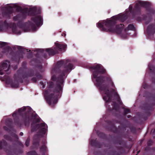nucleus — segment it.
Wrapping results in <instances>:
<instances>
[{"instance_id": "f257e3e1", "label": "nucleus", "mask_w": 155, "mask_h": 155, "mask_svg": "<svg viewBox=\"0 0 155 155\" xmlns=\"http://www.w3.org/2000/svg\"><path fill=\"white\" fill-rule=\"evenodd\" d=\"M68 60L61 61L58 62L52 69L51 79L56 81L57 85L54 87V83L51 82L48 83V89L44 92L46 99L50 105L53 106L56 103L62 92L64 79L65 74L73 69V65L71 63L67 64Z\"/></svg>"}, {"instance_id": "f03ea898", "label": "nucleus", "mask_w": 155, "mask_h": 155, "mask_svg": "<svg viewBox=\"0 0 155 155\" xmlns=\"http://www.w3.org/2000/svg\"><path fill=\"white\" fill-rule=\"evenodd\" d=\"M93 72V77L95 79V85L101 92L104 93V99L109 102L111 100V94H113L117 99H120L119 96L116 91V89L109 77L106 78L102 74L105 73L106 70L101 65L97 64L91 67Z\"/></svg>"}, {"instance_id": "7ed1b4c3", "label": "nucleus", "mask_w": 155, "mask_h": 155, "mask_svg": "<svg viewBox=\"0 0 155 155\" xmlns=\"http://www.w3.org/2000/svg\"><path fill=\"white\" fill-rule=\"evenodd\" d=\"M113 19L104 21L102 23L97 24V27L101 28L103 31L109 32L111 33H115L119 35L123 38H126L129 35L127 32V30H133L134 29V25L132 24L129 25L126 28L123 29L124 25L121 24L120 25H115L116 20H121L124 21L127 18L124 15H119L114 16Z\"/></svg>"}, {"instance_id": "20e7f679", "label": "nucleus", "mask_w": 155, "mask_h": 155, "mask_svg": "<svg viewBox=\"0 0 155 155\" xmlns=\"http://www.w3.org/2000/svg\"><path fill=\"white\" fill-rule=\"evenodd\" d=\"M42 18L40 15L32 17L29 22V27L32 31H35L38 27L42 25Z\"/></svg>"}, {"instance_id": "39448f33", "label": "nucleus", "mask_w": 155, "mask_h": 155, "mask_svg": "<svg viewBox=\"0 0 155 155\" xmlns=\"http://www.w3.org/2000/svg\"><path fill=\"white\" fill-rule=\"evenodd\" d=\"M55 47L54 49L51 48L47 49L46 51L47 52L49 55H53L57 53L58 51L61 50H64L67 47L66 45L61 44L59 43H55Z\"/></svg>"}, {"instance_id": "423d86ee", "label": "nucleus", "mask_w": 155, "mask_h": 155, "mask_svg": "<svg viewBox=\"0 0 155 155\" xmlns=\"http://www.w3.org/2000/svg\"><path fill=\"white\" fill-rule=\"evenodd\" d=\"M10 63L9 61H5L1 63L0 67V74L2 75L4 74L3 71L7 72L9 69Z\"/></svg>"}, {"instance_id": "0eeeda50", "label": "nucleus", "mask_w": 155, "mask_h": 155, "mask_svg": "<svg viewBox=\"0 0 155 155\" xmlns=\"http://www.w3.org/2000/svg\"><path fill=\"white\" fill-rule=\"evenodd\" d=\"M4 11L2 12V15L3 17L10 18V15L13 13V8L11 6L5 7L2 8Z\"/></svg>"}, {"instance_id": "6e6552de", "label": "nucleus", "mask_w": 155, "mask_h": 155, "mask_svg": "<svg viewBox=\"0 0 155 155\" xmlns=\"http://www.w3.org/2000/svg\"><path fill=\"white\" fill-rule=\"evenodd\" d=\"M148 5L147 2L144 1H138L136 3L135 6V11L137 12L140 10V7H145Z\"/></svg>"}, {"instance_id": "1a4fd4ad", "label": "nucleus", "mask_w": 155, "mask_h": 155, "mask_svg": "<svg viewBox=\"0 0 155 155\" xmlns=\"http://www.w3.org/2000/svg\"><path fill=\"white\" fill-rule=\"evenodd\" d=\"M37 128L41 130V132L43 134H45L47 131V126L44 123H42L37 125Z\"/></svg>"}, {"instance_id": "9d476101", "label": "nucleus", "mask_w": 155, "mask_h": 155, "mask_svg": "<svg viewBox=\"0 0 155 155\" xmlns=\"http://www.w3.org/2000/svg\"><path fill=\"white\" fill-rule=\"evenodd\" d=\"M11 81L9 77H8L6 79V83L8 84H10L12 87L13 88H17L18 87L19 84L17 82H12L10 83Z\"/></svg>"}, {"instance_id": "9b49d317", "label": "nucleus", "mask_w": 155, "mask_h": 155, "mask_svg": "<svg viewBox=\"0 0 155 155\" xmlns=\"http://www.w3.org/2000/svg\"><path fill=\"white\" fill-rule=\"evenodd\" d=\"M24 123L26 126L28 125L31 121V117L28 115L25 114L23 116Z\"/></svg>"}, {"instance_id": "f8f14e48", "label": "nucleus", "mask_w": 155, "mask_h": 155, "mask_svg": "<svg viewBox=\"0 0 155 155\" xmlns=\"http://www.w3.org/2000/svg\"><path fill=\"white\" fill-rule=\"evenodd\" d=\"M23 17L22 14L21 13L20 14H18L17 15L15 16L13 18V20L15 21H18L22 19Z\"/></svg>"}, {"instance_id": "ddd939ff", "label": "nucleus", "mask_w": 155, "mask_h": 155, "mask_svg": "<svg viewBox=\"0 0 155 155\" xmlns=\"http://www.w3.org/2000/svg\"><path fill=\"white\" fill-rule=\"evenodd\" d=\"M7 143L4 140H2L0 142V149H2L4 146H5L7 145Z\"/></svg>"}, {"instance_id": "4468645a", "label": "nucleus", "mask_w": 155, "mask_h": 155, "mask_svg": "<svg viewBox=\"0 0 155 155\" xmlns=\"http://www.w3.org/2000/svg\"><path fill=\"white\" fill-rule=\"evenodd\" d=\"M26 109V107H23L20 108L18 110V113L19 114L24 113Z\"/></svg>"}, {"instance_id": "2eb2a0df", "label": "nucleus", "mask_w": 155, "mask_h": 155, "mask_svg": "<svg viewBox=\"0 0 155 155\" xmlns=\"http://www.w3.org/2000/svg\"><path fill=\"white\" fill-rule=\"evenodd\" d=\"M46 147L45 145H43L41 147L40 150L42 151H44L46 150Z\"/></svg>"}, {"instance_id": "dca6fc26", "label": "nucleus", "mask_w": 155, "mask_h": 155, "mask_svg": "<svg viewBox=\"0 0 155 155\" xmlns=\"http://www.w3.org/2000/svg\"><path fill=\"white\" fill-rule=\"evenodd\" d=\"M35 152L34 151H30L29 152L27 155H35Z\"/></svg>"}, {"instance_id": "f3484780", "label": "nucleus", "mask_w": 155, "mask_h": 155, "mask_svg": "<svg viewBox=\"0 0 155 155\" xmlns=\"http://www.w3.org/2000/svg\"><path fill=\"white\" fill-rule=\"evenodd\" d=\"M30 140V139L29 138H28L26 141L25 144L27 147L29 145Z\"/></svg>"}, {"instance_id": "a211bd4d", "label": "nucleus", "mask_w": 155, "mask_h": 155, "mask_svg": "<svg viewBox=\"0 0 155 155\" xmlns=\"http://www.w3.org/2000/svg\"><path fill=\"white\" fill-rule=\"evenodd\" d=\"M130 110L128 108H125L124 109V113L125 114H126L127 113L130 112Z\"/></svg>"}, {"instance_id": "6ab92c4d", "label": "nucleus", "mask_w": 155, "mask_h": 155, "mask_svg": "<svg viewBox=\"0 0 155 155\" xmlns=\"http://www.w3.org/2000/svg\"><path fill=\"white\" fill-rule=\"evenodd\" d=\"M12 30L13 32H15L16 34H17V35H19L21 33V32L20 31H19L18 32H17L16 31H15V29H14L13 28H12Z\"/></svg>"}, {"instance_id": "aec40b11", "label": "nucleus", "mask_w": 155, "mask_h": 155, "mask_svg": "<svg viewBox=\"0 0 155 155\" xmlns=\"http://www.w3.org/2000/svg\"><path fill=\"white\" fill-rule=\"evenodd\" d=\"M13 137L14 138V140H17L18 139V137L17 135L16 134H14L13 136Z\"/></svg>"}, {"instance_id": "412c9836", "label": "nucleus", "mask_w": 155, "mask_h": 155, "mask_svg": "<svg viewBox=\"0 0 155 155\" xmlns=\"http://www.w3.org/2000/svg\"><path fill=\"white\" fill-rule=\"evenodd\" d=\"M40 84L42 86V88H44L45 87V85L43 82H40Z\"/></svg>"}, {"instance_id": "4be33fe9", "label": "nucleus", "mask_w": 155, "mask_h": 155, "mask_svg": "<svg viewBox=\"0 0 155 155\" xmlns=\"http://www.w3.org/2000/svg\"><path fill=\"white\" fill-rule=\"evenodd\" d=\"M132 8H133L132 6L131 5H130L129 7V10L130 12H131L132 11Z\"/></svg>"}, {"instance_id": "5701e85b", "label": "nucleus", "mask_w": 155, "mask_h": 155, "mask_svg": "<svg viewBox=\"0 0 155 155\" xmlns=\"http://www.w3.org/2000/svg\"><path fill=\"white\" fill-rule=\"evenodd\" d=\"M153 143V141L151 140H150L148 141V145L149 146L151 144Z\"/></svg>"}, {"instance_id": "b1692460", "label": "nucleus", "mask_w": 155, "mask_h": 155, "mask_svg": "<svg viewBox=\"0 0 155 155\" xmlns=\"http://www.w3.org/2000/svg\"><path fill=\"white\" fill-rule=\"evenodd\" d=\"M17 114V113L15 112L13 113L12 116L13 117H15Z\"/></svg>"}, {"instance_id": "393cba45", "label": "nucleus", "mask_w": 155, "mask_h": 155, "mask_svg": "<svg viewBox=\"0 0 155 155\" xmlns=\"http://www.w3.org/2000/svg\"><path fill=\"white\" fill-rule=\"evenodd\" d=\"M32 80L33 82H35L37 81V78H33L32 79Z\"/></svg>"}, {"instance_id": "a878e982", "label": "nucleus", "mask_w": 155, "mask_h": 155, "mask_svg": "<svg viewBox=\"0 0 155 155\" xmlns=\"http://www.w3.org/2000/svg\"><path fill=\"white\" fill-rule=\"evenodd\" d=\"M90 143L92 144V145H93V143H94V141L93 140H91V139H90Z\"/></svg>"}, {"instance_id": "bb28decb", "label": "nucleus", "mask_w": 155, "mask_h": 155, "mask_svg": "<svg viewBox=\"0 0 155 155\" xmlns=\"http://www.w3.org/2000/svg\"><path fill=\"white\" fill-rule=\"evenodd\" d=\"M6 21H4V25H6V26L8 25V26H9V25H8V24H7H7H6Z\"/></svg>"}, {"instance_id": "cd10ccee", "label": "nucleus", "mask_w": 155, "mask_h": 155, "mask_svg": "<svg viewBox=\"0 0 155 155\" xmlns=\"http://www.w3.org/2000/svg\"><path fill=\"white\" fill-rule=\"evenodd\" d=\"M18 49H20L21 50V51H22L23 50V48H22L21 47L18 46Z\"/></svg>"}, {"instance_id": "c85d7f7f", "label": "nucleus", "mask_w": 155, "mask_h": 155, "mask_svg": "<svg viewBox=\"0 0 155 155\" xmlns=\"http://www.w3.org/2000/svg\"><path fill=\"white\" fill-rule=\"evenodd\" d=\"M23 134L22 132H20V136H22L23 135Z\"/></svg>"}, {"instance_id": "c756f323", "label": "nucleus", "mask_w": 155, "mask_h": 155, "mask_svg": "<svg viewBox=\"0 0 155 155\" xmlns=\"http://www.w3.org/2000/svg\"><path fill=\"white\" fill-rule=\"evenodd\" d=\"M7 136H7V135H5L4 136V138H7Z\"/></svg>"}, {"instance_id": "7c9ffc66", "label": "nucleus", "mask_w": 155, "mask_h": 155, "mask_svg": "<svg viewBox=\"0 0 155 155\" xmlns=\"http://www.w3.org/2000/svg\"><path fill=\"white\" fill-rule=\"evenodd\" d=\"M39 50L41 52H42V51L43 50V49H39Z\"/></svg>"}, {"instance_id": "2f4dec72", "label": "nucleus", "mask_w": 155, "mask_h": 155, "mask_svg": "<svg viewBox=\"0 0 155 155\" xmlns=\"http://www.w3.org/2000/svg\"><path fill=\"white\" fill-rule=\"evenodd\" d=\"M28 50V49H24V51H26H26H28V50Z\"/></svg>"}, {"instance_id": "473e14b6", "label": "nucleus", "mask_w": 155, "mask_h": 155, "mask_svg": "<svg viewBox=\"0 0 155 155\" xmlns=\"http://www.w3.org/2000/svg\"><path fill=\"white\" fill-rule=\"evenodd\" d=\"M9 27H11V26H9Z\"/></svg>"}]
</instances>
